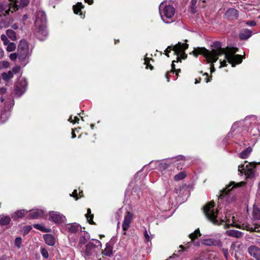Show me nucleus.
<instances>
[{
    "label": "nucleus",
    "instance_id": "obj_13",
    "mask_svg": "<svg viewBox=\"0 0 260 260\" xmlns=\"http://www.w3.org/2000/svg\"><path fill=\"white\" fill-rule=\"evenodd\" d=\"M66 228L68 232L71 234L76 233L81 231V226L76 223L67 224Z\"/></svg>",
    "mask_w": 260,
    "mask_h": 260
},
{
    "label": "nucleus",
    "instance_id": "obj_9",
    "mask_svg": "<svg viewBox=\"0 0 260 260\" xmlns=\"http://www.w3.org/2000/svg\"><path fill=\"white\" fill-rule=\"evenodd\" d=\"M95 243L98 244L97 245L93 244L92 242H89L86 245L85 250L83 252L85 257L92 255L95 253V250L97 247L99 246L100 248L102 247V243L99 240H96Z\"/></svg>",
    "mask_w": 260,
    "mask_h": 260
},
{
    "label": "nucleus",
    "instance_id": "obj_21",
    "mask_svg": "<svg viewBox=\"0 0 260 260\" xmlns=\"http://www.w3.org/2000/svg\"><path fill=\"white\" fill-rule=\"evenodd\" d=\"M251 34L252 31L251 30L245 29L240 32L239 37L242 40H246L251 36Z\"/></svg>",
    "mask_w": 260,
    "mask_h": 260
},
{
    "label": "nucleus",
    "instance_id": "obj_17",
    "mask_svg": "<svg viewBox=\"0 0 260 260\" xmlns=\"http://www.w3.org/2000/svg\"><path fill=\"white\" fill-rule=\"evenodd\" d=\"M202 243L207 246L221 245V242L219 240L213 239H204L202 240Z\"/></svg>",
    "mask_w": 260,
    "mask_h": 260
},
{
    "label": "nucleus",
    "instance_id": "obj_28",
    "mask_svg": "<svg viewBox=\"0 0 260 260\" xmlns=\"http://www.w3.org/2000/svg\"><path fill=\"white\" fill-rule=\"evenodd\" d=\"M14 76L13 72L9 71L7 73H4L2 74V78L5 81H8Z\"/></svg>",
    "mask_w": 260,
    "mask_h": 260
},
{
    "label": "nucleus",
    "instance_id": "obj_12",
    "mask_svg": "<svg viewBox=\"0 0 260 260\" xmlns=\"http://www.w3.org/2000/svg\"><path fill=\"white\" fill-rule=\"evenodd\" d=\"M224 16L230 19H237L239 17V12L235 8H230L226 11Z\"/></svg>",
    "mask_w": 260,
    "mask_h": 260
},
{
    "label": "nucleus",
    "instance_id": "obj_25",
    "mask_svg": "<svg viewBox=\"0 0 260 260\" xmlns=\"http://www.w3.org/2000/svg\"><path fill=\"white\" fill-rule=\"evenodd\" d=\"M252 215V218L254 219H255V220L260 219V210L255 206H253Z\"/></svg>",
    "mask_w": 260,
    "mask_h": 260
},
{
    "label": "nucleus",
    "instance_id": "obj_40",
    "mask_svg": "<svg viewBox=\"0 0 260 260\" xmlns=\"http://www.w3.org/2000/svg\"><path fill=\"white\" fill-rule=\"evenodd\" d=\"M144 60H145V62L144 63L146 64V68L147 69L149 68L150 70H152L153 69V67L150 63V59L146 57V58H145Z\"/></svg>",
    "mask_w": 260,
    "mask_h": 260
},
{
    "label": "nucleus",
    "instance_id": "obj_14",
    "mask_svg": "<svg viewBox=\"0 0 260 260\" xmlns=\"http://www.w3.org/2000/svg\"><path fill=\"white\" fill-rule=\"evenodd\" d=\"M249 254L256 260H260V249L255 246H251L248 249Z\"/></svg>",
    "mask_w": 260,
    "mask_h": 260
},
{
    "label": "nucleus",
    "instance_id": "obj_39",
    "mask_svg": "<svg viewBox=\"0 0 260 260\" xmlns=\"http://www.w3.org/2000/svg\"><path fill=\"white\" fill-rule=\"evenodd\" d=\"M149 231H147L146 229L145 230L144 232V236L145 238V240L147 242H149L151 240V238L150 237Z\"/></svg>",
    "mask_w": 260,
    "mask_h": 260
},
{
    "label": "nucleus",
    "instance_id": "obj_3",
    "mask_svg": "<svg viewBox=\"0 0 260 260\" xmlns=\"http://www.w3.org/2000/svg\"><path fill=\"white\" fill-rule=\"evenodd\" d=\"M46 16L43 11H39L37 13L35 24L37 28L36 35L40 40H44L47 36L46 27Z\"/></svg>",
    "mask_w": 260,
    "mask_h": 260
},
{
    "label": "nucleus",
    "instance_id": "obj_42",
    "mask_svg": "<svg viewBox=\"0 0 260 260\" xmlns=\"http://www.w3.org/2000/svg\"><path fill=\"white\" fill-rule=\"evenodd\" d=\"M22 243V239L20 237H17L15 239V244L18 247L20 248Z\"/></svg>",
    "mask_w": 260,
    "mask_h": 260
},
{
    "label": "nucleus",
    "instance_id": "obj_16",
    "mask_svg": "<svg viewBox=\"0 0 260 260\" xmlns=\"http://www.w3.org/2000/svg\"><path fill=\"white\" fill-rule=\"evenodd\" d=\"M44 214L43 210H32L29 211L28 216L27 217L29 218H39Z\"/></svg>",
    "mask_w": 260,
    "mask_h": 260
},
{
    "label": "nucleus",
    "instance_id": "obj_38",
    "mask_svg": "<svg viewBox=\"0 0 260 260\" xmlns=\"http://www.w3.org/2000/svg\"><path fill=\"white\" fill-rule=\"evenodd\" d=\"M10 63L8 61H0V70L9 68Z\"/></svg>",
    "mask_w": 260,
    "mask_h": 260
},
{
    "label": "nucleus",
    "instance_id": "obj_64",
    "mask_svg": "<svg viewBox=\"0 0 260 260\" xmlns=\"http://www.w3.org/2000/svg\"><path fill=\"white\" fill-rule=\"evenodd\" d=\"M175 62V60L173 61V62H172V69H174V66H175L174 62Z\"/></svg>",
    "mask_w": 260,
    "mask_h": 260
},
{
    "label": "nucleus",
    "instance_id": "obj_49",
    "mask_svg": "<svg viewBox=\"0 0 260 260\" xmlns=\"http://www.w3.org/2000/svg\"><path fill=\"white\" fill-rule=\"evenodd\" d=\"M7 25H6L5 22L2 20V17L0 18V28L3 27H7Z\"/></svg>",
    "mask_w": 260,
    "mask_h": 260
},
{
    "label": "nucleus",
    "instance_id": "obj_36",
    "mask_svg": "<svg viewBox=\"0 0 260 260\" xmlns=\"http://www.w3.org/2000/svg\"><path fill=\"white\" fill-rule=\"evenodd\" d=\"M7 47V51L8 52H12L15 50L16 46L14 43H8Z\"/></svg>",
    "mask_w": 260,
    "mask_h": 260
},
{
    "label": "nucleus",
    "instance_id": "obj_44",
    "mask_svg": "<svg viewBox=\"0 0 260 260\" xmlns=\"http://www.w3.org/2000/svg\"><path fill=\"white\" fill-rule=\"evenodd\" d=\"M1 40L3 41V43L5 45H8V44L9 43V41H8V39L6 35H2L1 36Z\"/></svg>",
    "mask_w": 260,
    "mask_h": 260
},
{
    "label": "nucleus",
    "instance_id": "obj_63",
    "mask_svg": "<svg viewBox=\"0 0 260 260\" xmlns=\"http://www.w3.org/2000/svg\"><path fill=\"white\" fill-rule=\"evenodd\" d=\"M192 2V6H195L196 4V0H192L191 1Z\"/></svg>",
    "mask_w": 260,
    "mask_h": 260
},
{
    "label": "nucleus",
    "instance_id": "obj_6",
    "mask_svg": "<svg viewBox=\"0 0 260 260\" xmlns=\"http://www.w3.org/2000/svg\"><path fill=\"white\" fill-rule=\"evenodd\" d=\"M188 45L186 43H182L179 42L175 46L173 47L172 46H168L165 51V54L169 57V53L171 50L174 52V54L177 56V59L178 60L180 58L185 59L187 55L185 54V50L187 49Z\"/></svg>",
    "mask_w": 260,
    "mask_h": 260
},
{
    "label": "nucleus",
    "instance_id": "obj_8",
    "mask_svg": "<svg viewBox=\"0 0 260 260\" xmlns=\"http://www.w3.org/2000/svg\"><path fill=\"white\" fill-rule=\"evenodd\" d=\"M255 166L252 163H248V164L241 165L239 166L238 171L242 174H244L248 178H251L254 175V170Z\"/></svg>",
    "mask_w": 260,
    "mask_h": 260
},
{
    "label": "nucleus",
    "instance_id": "obj_5",
    "mask_svg": "<svg viewBox=\"0 0 260 260\" xmlns=\"http://www.w3.org/2000/svg\"><path fill=\"white\" fill-rule=\"evenodd\" d=\"M30 54L27 42L25 40H21L18 46V54L11 53L9 57L12 60H15L18 57L21 62L24 61V64H25L26 62L25 61Z\"/></svg>",
    "mask_w": 260,
    "mask_h": 260
},
{
    "label": "nucleus",
    "instance_id": "obj_43",
    "mask_svg": "<svg viewBox=\"0 0 260 260\" xmlns=\"http://www.w3.org/2000/svg\"><path fill=\"white\" fill-rule=\"evenodd\" d=\"M41 252L42 256L44 257H45L46 258H48L49 254H48L47 250L46 249L42 248Z\"/></svg>",
    "mask_w": 260,
    "mask_h": 260
},
{
    "label": "nucleus",
    "instance_id": "obj_27",
    "mask_svg": "<svg viewBox=\"0 0 260 260\" xmlns=\"http://www.w3.org/2000/svg\"><path fill=\"white\" fill-rule=\"evenodd\" d=\"M252 151L250 147L247 148L245 150L240 153V157L243 159L246 158Z\"/></svg>",
    "mask_w": 260,
    "mask_h": 260
},
{
    "label": "nucleus",
    "instance_id": "obj_23",
    "mask_svg": "<svg viewBox=\"0 0 260 260\" xmlns=\"http://www.w3.org/2000/svg\"><path fill=\"white\" fill-rule=\"evenodd\" d=\"M226 235L236 238H240L242 236V233L237 230H231L226 231Z\"/></svg>",
    "mask_w": 260,
    "mask_h": 260
},
{
    "label": "nucleus",
    "instance_id": "obj_47",
    "mask_svg": "<svg viewBox=\"0 0 260 260\" xmlns=\"http://www.w3.org/2000/svg\"><path fill=\"white\" fill-rule=\"evenodd\" d=\"M20 82L22 84V89L21 90H22L23 89H24L26 86L27 82L25 79H21Z\"/></svg>",
    "mask_w": 260,
    "mask_h": 260
},
{
    "label": "nucleus",
    "instance_id": "obj_45",
    "mask_svg": "<svg viewBox=\"0 0 260 260\" xmlns=\"http://www.w3.org/2000/svg\"><path fill=\"white\" fill-rule=\"evenodd\" d=\"M245 23L246 25L250 26H253L256 25V22L254 20L247 21Z\"/></svg>",
    "mask_w": 260,
    "mask_h": 260
},
{
    "label": "nucleus",
    "instance_id": "obj_7",
    "mask_svg": "<svg viewBox=\"0 0 260 260\" xmlns=\"http://www.w3.org/2000/svg\"><path fill=\"white\" fill-rule=\"evenodd\" d=\"M48 219L57 224L64 223L67 220L65 216L59 212L54 211L49 212Z\"/></svg>",
    "mask_w": 260,
    "mask_h": 260
},
{
    "label": "nucleus",
    "instance_id": "obj_11",
    "mask_svg": "<svg viewBox=\"0 0 260 260\" xmlns=\"http://www.w3.org/2000/svg\"><path fill=\"white\" fill-rule=\"evenodd\" d=\"M11 3L10 4V10L13 9L14 11L17 10L20 8L27 6L29 3V0H10Z\"/></svg>",
    "mask_w": 260,
    "mask_h": 260
},
{
    "label": "nucleus",
    "instance_id": "obj_50",
    "mask_svg": "<svg viewBox=\"0 0 260 260\" xmlns=\"http://www.w3.org/2000/svg\"><path fill=\"white\" fill-rule=\"evenodd\" d=\"M72 196L77 200L78 199V193L77 190H74L72 193Z\"/></svg>",
    "mask_w": 260,
    "mask_h": 260
},
{
    "label": "nucleus",
    "instance_id": "obj_24",
    "mask_svg": "<svg viewBox=\"0 0 260 260\" xmlns=\"http://www.w3.org/2000/svg\"><path fill=\"white\" fill-rule=\"evenodd\" d=\"M28 212L27 211H25L24 210H20L16 211L14 214L12 215V218L14 219H16L19 218H21L23 217L25 213H27Z\"/></svg>",
    "mask_w": 260,
    "mask_h": 260
},
{
    "label": "nucleus",
    "instance_id": "obj_58",
    "mask_svg": "<svg viewBox=\"0 0 260 260\" xmlns=\"http://www.w3.org/2000/svg\"><path fill=\"white\" fill-rule=\"evenodd\" d=\"M178 257V255H176V254L174 253V254H173V255L172 256H170L169 257V259H171V258H175V257Z\"/></svg>",
    "mask_w": 260,
    "mask_h": 260
},
{
    "label": "nucleus",
    "instance_id": "obj_55",
    "mask_svg": "<svg viewBox=\"0 0 260 260\" xmlns=\"http://www.w3.org/2000/svg\"><path fill=\"white\" fill-rule=\"evenodd\" d=\"M4 55V51L0 48V59L2 58Z\"/></svg>",
    "mask_w": 260,
    "mask_h": 260
},
{
    "label": "nucleus",
    "instance_id": "obj_53",
    "mask_svg": "<svg viewBox=\"0 0 260 260\" xmlns=\"http://www.w3.org/2000/svg\"><path fill=\"white\" fill-rule=\"evenodd\" d=\"M203 75L206 76L205 80H206V82L207 83L211 81V77H210V78H208V74L207 73H205V74H204Z\"/></svg>",
    "mask_w": 260,
    "mask_h": 260
},
{
    "label": "nucleus",
    "instance_id": "obj_19",
    "mask_svg": "<svg viewBox=\"0 0 260 260\" xmlns=\"http://www.w3.org/2000/svg\"><path fill=\"white\" fill-rule=\"evenodd\" d=\"M9 11L13 12L14 10L13 9L10 10V8L9 9H7V5L0 3V18L3 16H6V15L8 14Z\"/></svg>",
    "mask_w": 260,
    "mask_h": 260
},
{
    "label": "nucleus",
    "instance_id": "obj_26",
    "mask_svg": "<svg viewBox=\"0 0 260 260\" xmlns=\"http://www.w3.org/2000/svg\"><path fill=\"white\" fill-rule=\"evenodd\" d=\"M11 221V218L7 215H1L0 216V224L4 225L8 224Z\"/></svg>",
    "mask_w": 260,
    "mask_h": 260
},
{
    "label": "nucleus",
    "instance_id": "obj_54",
    "mask_svg": "<svg viewBox=\"0 0 260 260\" xmlns=\"http://www.w3.org/2000/svg\"><path fill=\"white\" fill-rule=\"evenodd\" d=\"M226 66V62L225 60L220 61V68H222Z\"/></svg>",
    "mask_w": 260,
    "mask_h": 260
},
{
    "label": "nucleus",
    "instance_id": "obj_33",
    "mask_svg": "<svg viewBox=\"0 0 260 260\" xmlns=\"http://www.w3.org/2000/svg\"><path fill=\"white\" fill-rule=\"evenodd\" d=\"M86 217L89 223L92 224L93 223L92 220L93 215L91 214V210L90 209H87V213L86 214Z\"/></svg>",
    "mask_w": 260,
    "mask_h": 260
},
{
    "label": "nucleus",
    "instance_id": "obj_34",
    "mask_svg": "<svg viewBox=\"0 0 260 260\" xmlns=\"http://www.w3.org/2000/svg\"><path fill=\"white\" fill-rule=\"evenodd\" d=\"M201 235L199 229H197L194 232L189 235L190 238L193 240L196 239L198 236H200Z\"/></svg>",
    "mask_w": 260,
    "mask_h": 260
},
{
    "label": "nucleus",
    "instance_id": "obj_62",
    "mask_svg": "<svg viewBox=\"0 0 260 260\" xmlns=\"http://www.w3.org/2000/svg\"><path fill=\"white\" fill-rule=\"evenodd\" d=\"M237 123H234L232 127V129H235L237 127Z\"/></svg>",
    "mask_w": 260,
    "mask_h": 260
},
{
    "label": "nucleus",
    "instance_id": "obj_41",
    "mask_svg": "<svg viewBox=\"0 0 260 260\" xmlns=\"http://www.w3.org/2000/svg\"><path fill=\"white\" fill-rule=\"evenodd\" d=\"M68 120L71 123H75L78 122L79 119L77 116H74V117H73L72 116H71Z\"/></svg>",
    "mask_w": 260,
    "mask_h": 260
},
{
    "label": "nucleus",
    "instance_id": "obj_59",
    "mask_svg": "<svg viewBox=\"0 0 260 260\" xmlns=\"http://www.w3.org/2000/svg\"><path fill=\"white\" fill-rule=\"evenodd\" d=\"M12 28L14 29H17L18 28V26L16 24H14L12 25Z\"/></svg>",
    "mask_w": 260,
    "mask_h": 260
},
{
    "label": "nucleus",
    "instance_id": "obj_4",
    "mask_svg": "<svg viewBox=\"0 0 260 260\" xmlns=\"http://www.w3.org/2000/svg\"><path fill=\"white\" fill-rule=\"evenodd\" d=\"M159 11L161 18L165 23H170L174 21L175 10L172 6L162 2L159 5Z\"/></svg>",
    "mask_w": 260,
    "mask_h": 260
},
{
    "label": "nucleus",
    "instance_id": "obj_31",
    "mask_svg": "<svg viewBox=\"0 0 260 260\" xmlns=\"http://www.w3.org/2000/svg\"><path fill=\"white\" fill-rule=\"evenodd\" d=\"M7 36L12 40L15 41L17 39L15 32L11 29H8L6 32Z\"/></svg>",
    "mask_w": 260,
    "mask_h": 260
},
{
    "label": "nucleus",
    "instance_id": "obj_30",
    "mask_svg": "<svg viewBox=\"0 0 260 260\" xmlns=\"http://www.w3.org/2000/svg\"><path fill=\"white\" fill-rule=\"evenodd\" d=\"M83 8L82 4L78 2L76 5L73 6V10L75 14H78Z\"/></svg>",
    "mask_w": 260,
    "mask_h": 260
},
{
    "label": "nucleus",
    "instance_id": "obj_2",
    "mask_svg": "<svg viewBox=\"0 0 260 260\" xmlns=\"http://www.w3.org/2000/svg\"><path fill=\"white\" fill-rule=\"evenodd\" d=\"M204 213L209 220L214 224L219 225L224 224L226 228L232 226L243 230H244V226L246 224L244 223L241 224L237 223L234 216H232L231 218H230L225 220L220 219L218 221L216 216L217 211H215L214 202H210L205 206Z\"/></svg>",
    "mask_w": 260,
    "mask_h": 260
},
{
    "label": "nucleus",
    "instance_id": "obj_15",
    "mask_svg": "<svg viewBox=\"0 0 260 260\" xmlns=\"http://www.w3.org/2000/svg\"><path fill=\"white\" fill-rule=\"evenodd\" d=\"M79 243L84 244L90 238L89 234L84 231H80L79 233Z\"/></svg>",
    "mask_w": 260,
    "mask_h": 260
},
{
    "label": "nucleus",
    "instance_id": "obj_10",
    "mask_svg": "<svg viewBox=\"0 0 260 260\" xmlns=\"http://www.w3.org/2000/svg\"><path fill=\"white\" fill-rule=\"evenodd\" d=\"M134 218V214L133 213L127 211L124 215L123 220L122 224V229L124 232L123 234H126V232L130 227V224L132 222Z\"/></svg>",
    "mask_w": 260,
    "mask_h": 260
},
{
    "label": "nucleus",
    "instance_id": "obj_52",
    "mask_svg": "<svg viewBox=\"0 0 260 260\" xmlns=\"http://www.w3.org/2000/svg\"><path fill=\"white\" fill-rule=\"evenodd\" d=\"M31 229V227L30 226H26L24 227V230L25 231V233H28Z\"/></svg>",
    "mask_w": 260,
    "mask_h": 260
},
{
    "label": "nucleus",
    "instance_id": "obj_1",
    "mask_svg": "<svg viewBox=\"0 0 260 260\" xmlns=\"http://www.w3.org/2000/svg\"><path fill=\"white\" fill-rule=\"evenodd\" d=\"M237 51L238 49L235 47H227L226 48H222L220 42H215L213 43L211 50H208L205 48H197L194 49L192 54L196 57L199 54H203L209 63L215 62L219 56L224 54L225 58L234 67L236 64H240L242 61V55L235 54Z\"/></svg>",
    "mask_w": 260,
    "mask_h": 260
},
{
    "label": "nucleus",
    "instance_id": "obj_60",
    "mask_svg": "<svg viewBox=\"0 0 260 260\" xmlns=\"http://www.w3.org/2000/svg\"><path fill=\"white\" fill-rule=\"evenodd\" d=\"M72 138H75V137H76V135H75V133H74V129H73V130H72Z\"/></svg>",
    "mask_w": 260,
    "mask_h": 260
},
{
    "label": "nucleus",
    "instance_id": "obj_56",
    "mask_svg": "<svg viewBox=\"0 0 260 260\" xmlns=\"http://www.w3.org/2000/svg\"><path fill=\"white\" fill-rule=\"evenodd\" d=\"M215 69L214 68V67L213 64H212L211 67V69H210L211 73H212L214 72H215Z\"/></svg>",
    "mask_w": 260,
    "mask_h": 260
},
{
    "label": "nucleus",
    "instance_id": "obj_22",
    "mask_svg": "<svg viewBox=\"0 0 260 260\" xmlns=\"http://www.w3.org/2000/svg\"><path fill=\"white\" fill-rule=\"evenodd\" d=\"M102 254L106 256L110 257L113 254V247L109 244L107 243Z\"/></svg>",
    "mask_w": 260,
    "mask_h": 260
},
{
    "label": "nucleus",
    "instance_id": "obj_20",
    "mask_svg": "<svg viewBox=\"0 0 260 260\" xmlns=\"http://www.w3.org/2000/svg\"><path fill=\"white\" fill-rule=\"evenodd\" d=\"M244 230L250 231V232H255L260 233V225L257 226V224H254V226H252L249 224H246L244 226Z\"/></svg>",
    "mask_w": 260,
    "mask_h": 260
},
{
    "label": "nucleus",
    "instance_id": "obj_57",
    "mask_svg": "<svg viewBox=\"0 0 260 260\" xmlns=\"http://www.w3.org/2000/svg\"><path fill=\"white\" fill-rule=\"evenodd\" d=\"M85 2L89 5H91L93 3V0H85Z\"/></svg>",
    "mask_w": 260,
    "mask_h": 260
},
{
    "label": "nucleus",
    "instance_id": "obj_37",
    "mask_svg": "<svg viewBox=\"0 0 260 260\" xmlns=\"http://www.w3.org/2000/svg\"><path fill=\"white\" fill-rule=\"evenodd\" d=\"M185 176V173L183 172H181L175 176L174 179L176 181L180 180L184 178Z\"/></svg>",
    "mask_w": 260,
    "mask_h": 260
},
{
    "label": "nucleus",
    "instance_id": "obj_61",
    "mask_svg": "<svg viewBox=\"0 0 260 260\" xmlns=\"http://www.w3.org/2000/svg\"><path fill=\"white\" fill-rule=\"evenodd\" d=\"M255 243H256V244L260 245V239H256V241H255Z\"/></svg>",
    "mask_w": 260,
    "mask_h": 260
},
{
    "label": "nucleus",
    "instance_id": "obj_29",
    "mask_svg": "<svg viewBox=\"0 0 260 260\" xmlns=\"http://www.w3.org/2000/svg\"><path fill=\"white\" fill-rule=\"evenodd\" d=\"M34 228L36 229L45 233L50 232L51 230L49 228H46L44 227L43 225L40 224H36L34 225Z\"/></svg>",
    "mask_w": 260,
    "mask_h": 260
},
{
    "label": "nucleus",
    "instance_id": "obj_18",
    "mask_svg": "<svg viewBox=\"0 0 260 260\" xmlns=\"http://www.w3.org/2000/svg\"><path fill=\"white\" fill-rule=\"evenodd\" d=\"M44 239L46 243L49 246H53L55 243V239L51 234H46L44 236Z\"/></svg>",
    "mask_w": 260,
    "mask_h": 260
},
{
    "label": "nucleus",
    "instance_id": "obj_51",
    "mask_svg": "<svg viewBox=\"0 0 260 260\" xmlns=\"http://www.w3.org/2000/svg\"><path fill=\"white\" fill-rule=\"evenodd\" d=\"M222 251H223V254L224 255V257H225V258H228V250L227 249H224L223 248L222 249Z\"/></svg>",
    "mask_w": 260,
    "mask_h": 260
},
{
    "label": "nucleus",
    "instance_id": "obj_48",
    "mask_svg": "<svg viewBox=\"0 0 260 260\" xmlns=\"http://www.w3.org/2000/svg\"><path fill=\"white\" fill-rule=\"evenodd\" d=\"M19 70H20V67L18 66H16V67H14L12 69L11 71L13 72V73L14 74L18 73Z\"/></svg>",
    "mask_w": 260,
    "mask_h": 260
},
{
    "label": "nucleus",
    "instance_id": "obj_32",
    "mask_svg": "<svg viewBox=\"0 0 260 260\" xmlns=\"http://www.w3.org/2000/svg\"><path fill=\"white\" fill-rule=\"evenodd\" d=\"M233 184H235L234 182H232L231 184H230L228 186H227L226 188L222 190V192L220 193L219 197L221 198L223 197H224V195L228 194V192L229 191L231 190L234 188V186H233L232 188H230L231 186Z\"/></svg>",
    "mask_w": 260,
    "mask_h": 260
},
{
    "label": "nucleus",
    "instance_id": "obj_46",
    "mask_svg": "<svg viewBox=\"0 0 260 260\" xmlns=\"http://www.w3.org/2000/svg\"><path fill=\"white\" fill-rule=\"evenodd\" d=\"M184 157L182 155H179L175 158L172 159L173 162H176L179 160H184Z\"/></svg>",
    "mask_w": 260,
    "mask_h": 260
},
{
    "label": "nucleus",
    "instance_id": "obj_35",
    "mask_svg": "<svg viewBox=\"0 0 260 260\" xmlns=\"http://www.w3.org/2000/svg\"><path fill=\"white\" fill-rule=\"evenodd\" d=\"M201 235L199 229H197L194 232L189 235L190 238L193 240L196 239L198 236H200Z\"/></svg>",
    "mask_w": 260,
    "mask_h": 260
}]
</instances>
